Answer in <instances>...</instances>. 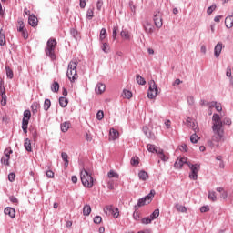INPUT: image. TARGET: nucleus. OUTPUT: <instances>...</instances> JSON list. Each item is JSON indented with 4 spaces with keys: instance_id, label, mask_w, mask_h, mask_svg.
Listing matches in <instances>:
<instances>
[{
    "instance_id": "obj_1",
    "label": "nucleus",
    "mask_w": 233,
    "mask_h": 233,
    "mask_svg": "<svg viewBox=\"0 0 233 233\" xmlns=\"http://www.w3.org/2000/svg\"><path fill=\"white\" fill-rule=\"evenodd\" d=\"M66 76L71 83L77 81L79 76H77V61L76 59L69 62Z\"/></svg>"
},
{
    "instance_id": "obj_2",
    "label": "nucleus",
    "mask_w": 233,
    "mask_h": 233,
    "mask_svg": "<svg viewBox=\"0 0 233 233\" xmlns=\"http://www.w3.org/2000/svg\"><path fill=\"white\" fill-rule=\"evenodd\" d=\"M80 179L86 188H92L94 187V177H92V174L88 173L86 169L81 170Z\"/></svg>"
},
{
    "instance_id": "obj_3",
    "label": "nucleus",
    "mask_w": 233,
    "mask_h": 233,
    "mask_svg": "<svg viewBox=\"0 0 233 233\" xmlns=\"http://www.w3.org/2000/svg\"><path fill=\"white\" fill-rule=\"evenodd\" d=\"M56 45H57V40L50 38L46 43V47L45 50L46 56L50 57L52 61L56 60Z\"/></svg>"
},
{
    "instance_id": "obj_4",
    "label": "nucleus",
    "mask_w": 233,
    "mask_h": 233,
    "mask_svg": "<svg viewBox=\"0 0 233 233\" xmlns=\"http://www.w3.org/2000/svg\"><path fill=\"white\" fill-rule=\"evenodd\" d=\"M155 195L156 191L152 189L147 196L138 199L137 205H135L134 209L139 210V207H145V205H148L149 203H151L152 198H154Z\"/></svg>"
},
{
    "instance_id": "obj_5",
    "label": "nucleus",
    "mask_w": 233,
    "mask_h": 233,
    "mask_svg": "<svg viewBox=\"0 0 233 233\" xmlns=\"http://www.w3.org/2000/svg\"><path fill=\"white\" fill-rule=\"evenodd\" d=\"M212 121L214 122L212 130L223 129V121H221V116L218 114H213Z\"/></svg>"
},
{
    "instance_id": "obj_6",
    "label": "nucleus",
    "mask_w": 233,
    "mask_h": 233,
    "mask_svg": "<svg viewBox=\"0 0 233 233\" xmlns=\"http://www.w3.org/2000/svg\"><path fill=\"white\" fill-rule=\"evenodd\" d=\"M104 212L106 216H113L114 218H119V208H116V213H114V206L108 205L104 208Z\"/></svg>"
},
{
    "instance_id": "obj_7",
    "label": "nucleus",
    "mask_w": 233,
    "mask_h": 233,
    "mask_svg": "<svg viewBox=\"0 0 233 233\" xmlns=\"http://www.w3.org/2000/svg\"><path fill=\"white\" fill-rule=\"evenodd\" d=\"M14 151L12 149H5L4 156L1 157L2 165H5V167H10V154H13Z\"/></svg>"
},
{
    "instance_id": "obj_8",
    "label": "nucleus",
    "mask_w": 233,
    "mask_h": 233,
    "mask_svg": "<svg viewBox=\"0 0 233 233\" xmlns=\"http://www.w3.org/2000/svg\"><path fill=\"white\" fill-rule=\"evenodd\" d=\"M153 21L156 28L159 29L163 26V17L161 16V12L156 11L153 16Z\"/></svg>"
},
{
    "instance_id": "obj_9",
    "label": "nucleus",
    "mask_w": 233,
    "mask_h": 233,
    "mask_svg": "<svg viewBox=\"0 0 233 233\" xmlns=\"http://www.w3.org/2000/svg\"><path fill=\"white\" fill-rule=\"evenodd\" d=\"M142 25L146 34H147V35H152V34H154L156 27H154V25H152V23L146 20L143 22Z\"/></svg>"
},
{
    "instance_id": "obj_10",
    "label": "nucleus",
    "mask_w": 233,
    "mask_h": 233,
    "mask_svg": "<svg viewBox=\"0 0 233 233\" xmlns=\"http://www.w3.org/2000/svg\"><path fill=\"white\" fill-rule=\"evenodd\" d=\"M214 134L217 136H213L211 140L213 143H219L221 139H223V134L225 133L224 129H213Z\"/></svg>"
},
{
    "instance_id": "obj_11",
    "label": "nucleus",
    "mask_w": 233,
    "mask_h": 233,
    "mask_svg": "<svg viewBox=\"0 0 233 233\" xmlns=\"http://www.w3.org/2000/svg\"><path fill=\"white\" fill-rule=\"evenodd\" d=\"M186 123L187 127H188V128H192L195 133L199 132V127L196 125V122L192 121V118L188 117Z\"/></svg>"
},
{
    "instance_id": "obj_12",
    "label": "nucleus",
    "mask_w": 233,
    "mask_h": 233,
    "mask_svg": "<svg viewBox=\"0 0 233 233\" xmlns=\"http://www.w3.org/2000/svg\"><path fill=\"white\" fill-rule=\"evenodd\" d=\"M5 89V82H3V80L0 81V96L2 97V99L4 100V103H2L3 106H5V105H6V93Z\"/></svg>"
},
{
    "instance_id": "obj_13",
    "label": "nucleus",
    "mask_w": 233,
    "mask_h": 233,
    "mask_svg": "<svg viewBox=\"0 0 233 233\" xmlns=\"http://www.w3.org/2000/svg\"><path fill=\"white\" fill-rule=\"evenodd\" d=\"M221 50H223V43L218 42L214 48V56L215 57H219L221 56Z\"/></svg>"
},
{
    "instance_id": "obj_14",
    "label": "nucleus",
    "mask_w": 233,
    "mask_h": 233,
    "mask_svg": "<svg viewBox=\"0 0 233 233\" xmlns=\"http://www.w3.org/2000/svg\"><path fill=\"white\" fill-rule=\"evenodd\" d=\"M119 137V131L115 128H111L109 131V141H116Z\"/></svg>"
},
{
    "instance_id": "obj_15",
    "label": "nucleus",
    "mask_w": 233,
    "mask_h": 233,
    "mask_svg": "<svg viewBox=\"0 0 233 233\" xmlns=\"http://www.w3.org/2000/svg\"><path fill=\"white\" fill-rule=\"evenodd\" d=\"M4 213L9 218H15V209L11 207H7L4 209Z\"/></svg>"
},
{
    "instance_id": "obj_16",
    "label": "nucleus",
    "mask_w": 233,
    "mask_h": 233,
    "mask_svg": "<svg viewBox=\"0 0 233 233\" xmlns=\"http://www.w3.org/2000/svg\"><path fill=\"white\" fill-rule=\"evenodd\" d=\"M185 163H187V158L181 157L176 160L174 167L175 168H183Z\"/></svg>"
},
{
    "instance_id": "obj_17",
    "label": "nucleus",
    "mask_w": 233,
    "mask_h": 233,
    "mask_svg": "<svg viewBox=\"0 0 233 233\" xmlns=\"http://www.w3.org/2000/svg\"><path fill=\"white\" fill-rule=\"evenodd\" d=\"M157 154L159 157V159H161V161L167 162L168 161V157L166 156L165 151H163V149H157Z\"/></svg>"
},
{
    "instance_id": "obj_18",
    "label": "nucleus",
    "mask_w": 233,
    "mask_h": 233,
    "mask_svg": "<svg viewBox=\"0 0 233 233\" xmlns=\"http://www.w3.org/2000/svg\"><path fill=\"white\" fill-rule=\"evenodd\" d=\"M106 88V86H105V84L103 83H98L96 86V94H103V92H105Z\"/></svg>"
},
{
    "instance_id": "obj_19",
    "label": "nucleus",
    "mask_w": 233,
    "mask_h": 233,
    "mask_svg": "<svg viewBox=\"0 0 233 233\" xmlns=\"http://www.w3.org/2000/svg\"><path fill=\"white\" fill-rule=\"evenodd\" d=\"M28 23L33 28H35L37 26V17L34 15H29Z\"/></svg>"
},
{
    "instance_id": "obj_20",
    "label": "nucleus",
    "mask_w": 233,
    "mask_h": 233,
    "mask_svg": "<svg viewBox=\"0 0 233 233\" xmlns=\"http://www.w3.org/2000/svg\"><path fill=\"white\" fill-rule=\"evenodd\" d=\"M157 92H158V89H148L147 91V97L148 99H156V97H157Z\"/></svg>"
},
{
    "instance_id": "obj_21",
    "label": "nucleus",
    "mask_w": 233,
    "mask_h": 233,
    "mask_svg": "<svg viewBox=\"0 0 233 233\" xmlns=\"http://www.w3.org/2000/svg\"><path fill=\"white\" fill-rule=\"evenodd\" d=\"M191 172H195L198 174V172H199V169L201 168V166L199 164H191V163H187Z\"/></svg>"
},
{
    "instance_id": "obj_22",
    "label": "nucleus",
    "mask_w": 233,
    "mask_h": 233,
    "mask_svg": "<svg viewBox=\"0 0 233 233\" xmlns=\"http://www.w3.org/2000/svg\"><path fill=\"white\" fill-rule=\"evenodd\" d=\"M138 177L141 181H147V179H148V173L146 172L145 170H141L138 173Z\"/></svg>"
},
{
    "instance_id": "obj_23",
    "label": "nucleus",
    "mask_w": 233,
    "mask_h": 233,
    "mask_svg": "<svg viewBox=\"0 0 233 233\" xmlns=\"http://www.w3.org/2000/svg\"><path fill=\"white\" fill-rule=\"evenodd\" d=\"M59 105L62 108H65L68 105V99L65 96H60L59 97Z\"/></svg>"
},
{
    "instance_id": "obj_24",
    "label": "nucleus",
    "mask_w": 233,
    "mask_h": 233,
    "mask_svg": "<svg viewBox=\"0 0 233 233\" xmlns=\"http://www.w3.org/2000/svg\"><path fill=\"white\" fill-rule=\"evenodd\" d=\"M24 147L27 152H32V142L28 139H25Z\"/></svg>"
},
{
    "instance_id": "obj_25",
    "label": "nucleus",
    "mask_w": 233,
    "mask_h": 233,
    "mask_svg": "<svg viewBox=\"0 0 233 233\" xmlns=\"http://www.w3.org/2000/svg\"><path fill=\"white\" fill-rule=\"evenodd\" d=\"M208 198L213 202L218 201V197L216 196V191H208Z\"/></svg>"
},
{
    "instance_id": "obj_26",
    "label": "nucleus",
    "mask_w": 233,
    "mask_h": 233,
    "mask_svg": "<svg viewBox=\"0 0 233 233\" xmlns=\"http://www.w3.org/2000/svg\"><path fill=\"white\" fill-rule=\"evenodd\" d=\"M6 43V37L5 36V32L3 29H0V46H5Z\"/></svg>"
},
{
    "instance_id": "obj_27",
    "label": "nucleus",
    "mask_w": 233,
    "mask_h": 233,
    "mask_svg": "<svg viewBox=\"0 0 233 233\" xmlns=\"http://www.w3.org/2000/svg\"><path fill=\"white\" fill-rule=\"evenodd\" d=\"M60 128L62 132H68V128H70V122L66 121L60 125Z\"/></svg>"
},
{
    "instance_id": "obj_28",
    "label": "nucleus",
    "mask_w": 233,
    "mask_h": 233,
    "mask_svg": "<svg viewBox=\"0 0 233 233\" xmlns=\"http://www.w3.org/2000/svg\"><path fill=\"white\" fill-rule=\"evenodd\" d=\"M136 81L138 85H146L147 81L143 76H141L139 74L136 75Z\"/></svg>"
},
{
    "instance_id": "obj_29",
    "label": "nucleus",
    "mask_w": 233,
    "mask_h": 233,
    "mask_svg": "<svg viewBox=\"0 0 233 233\" xmlns=\"http://www.w3.org/2000/svg\"><path fill=\"white\" fill-rule=\"evenodd\" d=\"M33 114H37V109L41 108V104L34 102L31 106Z\"/></svg>"
},
{
    "instance_id": "obj_30",
    "label": "nucleus",
    "mask_w": 233,
    "mask_h": 233,
    "mask_svg": "<svg viewBox=\"0 0 233 233\" xmlns=\"http://www.w3.org/2000/svg\"><path fill=\"white\" fill-rule=\"evenodd\" d=\"M90 212H92V208L90 205H86L83 208V214L84 216H90Z\"/></svg>"
},
{
    "instance_id": "obj_31",
    "label": "nucleus",
    "mask_w": 233,
    "mask_h": 233,
    "mask_svg": "<svg viewBox=\"0 0 233 233\" xmlns=\"http://www.w3.org/2000/svg\"><path fill=\"white\" fill-rule=\"evenodd\" d=\"M143 132L145 136H147V137H148L149 139H154V135H152L148 127H143Z\"/></svg>"
},
{
    "instance_id": "obj_32",
    "label": "nucleus",
    "mask_w": 233,
    "mask_h": 233,
    "mask_svg": "<svg viewBox=\"0 0 233 233\" xmlns=\"http://www.w3.org/2000/svg\"><path fill=\"white\" fill-rule=\"evenodd\" d=\"M5 72L9 79H14V71H12V68H10V66H5Z\"/></svg>"
},
{
    "instance_id": "obj_33",
    "label": "nucleus",
    "mask_w": 233,
    "mask_h": 233,
    "mask_svg": "<svg viewBox=\"0 0 233 233\" xmlns=\"http://www.w3.org/2000/svg\"><path fill=\"white\" fill-rule=\"evenodd\" d=\"M120 35L123 39L128 40L130 39V34L128 33V30L124 29L121 31Z\"/></svg>"
},
{
    "instance_id": "obj_34",
    "label": "nucleus",
    "mask_w": 233,
    "mask_h": 233,
    "mask_svg": "<svg viewBox=\"0 0 233 233\" xmlns=\"http://www.w3.org/2000/svg\"><path fill=\"white\" fill-rule=\"evenodd\" d=\"M50 106H52V102L50 99H46L44 102V110L47 112V110H50Z\"/></svg>"
},
{
    "instance_id": "obj_35",
    "label": "nucleus",
    "mask_w": 233,
    "mask_h": 233,
    "mask_svg": "<svg viewBox=\"0 0 233 233\" xmlns=\"http://www.w3.org/2000/svg\"><path fill=\"white\" fill-rule=\"evenodd\" d=\"M175 208L177 212H187V207L180 204H175Z\"/></svg>"
},
{
    "instance_id": "obj_36",
    "label": "nucleus",
    "mask_w": 233,
    "mask_h": 233,
    "mask_svg": "<svg viewBox=\"0 0 233 233\" xmlns=\"http://www.w3.org/2000/svg\"><path fill=\"white\" fill-rule=\"evenodd\" d=\"M149 218L152 221H154V219H157V218H159V209H155L149 216Z\"/></svg>"
},
{
    "instance_id": "obj_37",
    "label": "nucleus",
    "mask_w": 233,
    "mask_h": 233,
    "mask_svg": "<svg viewBox=\"0 0 233 233\" xmlns=\"http://www.w3.org/2000/svg\"><path fill=\"white\" fill-rule=\"evenodd\" d=\"M51 90L52 92H55L56 94H57L59 92V83L54 82L53 85L51 86Z\"/></svg>"
},
{
    "instance_id": "obj_38",
    "label": "nucleus",
    "mask_w": 233,
    "mask_h": 233,
    "mask_svg": "<svg viewBox=\"0 0 233 233\" xmlns=\"http://www.w3.org/2000/svg\"><path fill=\"white\" fill-rule=\"evenodd\" d=\"M147 148L148 152H152V153H154V152L157 153V150H159V149H160L159 147H155V146L152 145V144H148L147 147Z\"/></svg>"
},
{
    "instance_id": "obj_39",
    "label": "nucleus",
    "mask_w": 233,
    "mask_h": 233,
    "mask_svg": "<svg viewBox=\"0 0 233 233\" xmlns=\"http://www.w3.org/2000/svg\"><path fill=\"white\" fill-rule=\"evenodd\" d=\"M107 177L112 178V177H116V179H119V174H117L116 172H115L114 170H110L107 173Z\"/></svg>"
},
{
    "instance_id": "obj_40",
    "label": "nucleus",
    "mask_w": 233,
    "mask_h": 233,
    "mask_svg": "<svg viewBox=\"0 0 233 233\" xmlns=\"http://www.w3.org/2000/svg\"><path fill=\"white\" fill-rule=\"evenodd\" d=\"M216 8H218V5H216V4H213L212 5H210L207 10L208 15H212V12H214Z\"/></svg>"
},
{
    "instance_id": "obj_41",
    "label": "nucleus",
    "mask_w": 233,
    "mask_h": 233,
    "mask_svg": "<svg viewBox=\"0 0 233 233\" xmlns=\"http://www.w3.org/2000/svg\"><path fill=\"white\" fill-rule=\"evenodd\" d=\"M86 17L87 19L91 20L94 18V7L89 8L86 12Z\"/></svg>"
},
{
    "instance_id": "obj_42",
    "label": "nucleus",
    "mask_w": 233,
    "mask_h": 233,
    "mask_svg": "<svg viewBox=\"0 0 233 233\" xmlns=\"http://www.w3.org/2000/svg\"><path fill=\"white\" fill-rule=\"evenodd\" d=\"M131 165H132V167H137L139 165V157H133L131 158Z\"/></svg>"
},
{
    "instance_id": "obj_43",
    "label": "nucleus",
    "mask_w": 233,
    "mask_h": 233,
    "mask_svg": "<svg viewBox=\"0 0 233 233\" xmlns=\"http://www.w3.org/2000/svg\"><path fill=\"white\" fill-rule=\"evenodd\" d=\"M100 41H104V39L106 37V28H102L100 30Z\"/></svg>"
},
{
    "instance_id": "obj_44",
    "label": "nucleus",
    "mask_w": 233,
    "mask_h": 233,
    "mask_svg": "<svg viewBox=\"0 0 233 233\" xmlns=\"http://www.w3.org/2000/svg\"><path fill=\"white\" fill-rule=\"evenodd\" d=\"M101 48L105 52V54H108V52H110V46L107 43H103Z\"/></svg>"
},
{
    "instance_id": "obj_45",
    "label": "nucleus",
    "mask_w": 233,
    "mask_h": 233,
    "mask_svg": "<svg viewBox=\"0 0 233 233\" xmlns=\"http://www.w3.org/2000/svg\"><path fill=\"white\" fill-rule=\"evenodd\" d=\"M30 117H32V112H30L28 109L25 110L23 118L30 120Z\"/></svg>"
},
{
    "instance_id": "obj_46",
    "label": "nucleus",
    "mask_w": 233,
    "mask_h": 233,
    "mask_svg": "<svg viewBox=\"0 0 233 233\" xmlns=\"http://www.w3.org/2000/svg\"><path fill=\"white\" fill-rule=\"evenodd\" d=\"M141 222L143 225H150L152 223V218L150 217L142 218Z\"/></svg>"
},
{
    "instance_id": "obj_47",
    "label": "nucleus",
    "mask_w": 233,
    "mask_h": 233,
    "mask_svg": "<svg viewBox=\"0 0 233 233\" xmlns=\"http://www.w3.org/2000/svg\"><path fill=\"white\" fill-rule=\"evenodd\" d=\"M18 25L19 26L17 27V30L23 32V30H25V22H23V20H18Z\"/></svg>"
},
{
    "instance_id": "obj_48",
    "label": "nucleus",
    "mask_w": 233,
    "mask_h": 233,
    "mask_svg": "<svg viewBox=\"0 0 233 233\" xmlns=\"http://www.w3.org/2000/svg\"><path fill=\"white\" fill-rule=\"evenodd\" d=\"M157 89V85H156V82L154 80H151L149 82V89L148 90H156Z\"/></svg>"
},
{
    "instance_id": "obj_49",
    "label": "nucleus",
    "mask_w": 233,
    "mask_h": 233,
    "mask_svg": "<svg viewBox=\"0 0 233 233\" xmlns=\"http://www.w3.org/2000/svg\"><path fill=\"white\" fill-rule=\"evenodd\" d=\"M105 117V113L101 110H99L96 113V119H98V121H101V119H103Z\"/></svg>"
},
{
    "instance_id": "obj_50",
    "label": "nucleus",
    "mask_w": 233,
    "mask_h": 233,
    "mask_svg": "<svg viewBox=\"0 0 233 233\" xmlns=\"http://www.w3.org/2000/svg\"><path fill=\"white\" fill-rule=\"evenodd\" d=\"M70 34L72 35V37H74V39H77V29L76 28H72L70 29Z\"/></svg>"
},
{
    "instance_id": "obj_51",
    "label": "nucleus",
    "mask_w": 233,
    "mask_h": 233,
    "mask_svg": "<svg viewBox=\"0 0 233 233\" xmlns=\"http://www.w3.org/2000/svg\"><path fill=\"white\" fill-rule=\"evenodd\" d=\"M198 135L196 134V132L193 135H191V137H190L191 143H194V144L198 143Z\"/></svg>"
},
{
    "instance_id": "obj_52",
    "label": "nucleus",
    "mask_w": 233,
    "mask_h": 233,
    "mask_svg": "<svg viewBox=\"0 0 233 233\" xmlns=\"http://www.w3.org/2000/svg\"><path fill=\"white\" fill-rule=\"evenodd\" d=\"M123 94L127 99H130V97H132V91L124 90Z\"/></svg>"
},
{
    "instance_id": "obj_53",
    "label": "nucleus",
    "mask_w": 233,
    "mask_h": 233,
    "mask_svg": "<svg viewBox=\"0 0 233 233\" xmlns=\"http://www.w3.org/2000/svg\"><path fill=\"white\" fill-rule=\"evenodd\" d=\"M94 223H96V225H99V223H101V221H103V218H101V216H96L93 219Z\"/></svg>"
},
{
    "instance_id": "obj_54",
    "label": "nucleus",
    "mask_w": 233,
    "mask_h": 233,
    "mask_svg": "<svg viewBox=\"0 0 233 233\" xmlns=\"http://www.w3.org/2000/svg\"><path fill=\"white\" fill-rule=\"evenodd\" d=\"M189 179H193V181H196L198 179V173L191 171L189 174Z\"/></svg>"
},
{
    "instance_id": "obj_55",
    "label": "nucleus",
    "mask_w": 233,
    "mask_h": 233,
    "mask_svg": "<svg viewBox=\"0 0 233 233\" xmlns=\"http://www.w3.org/2000/svg\"><path fill=\"white\" fill-rule=\"evenodd\" d=\"M217 105H218V102L216 101L207 103V106H208L209 108H215Z\"/></svg>"
},
{
    "instance_id": "obj_56",
    "label": "nucleus",
    "mask_w": 233,
    "mask_h": 233,
    "mask_svg": "<svg viewBox=\"0 0 233 233\" xmlns=\"http://www.w3.org/2000/svg\"><path fill=\"white\" fill-rule=\"evenodd\" d=\"M222 125H232V120L228 117L224 118V121H222Z\"/></svg>"
},
{
    "instance_id": "obj_57",
    "label": "nucleus",
    "mask_w": 233,
    "mask_h": 233,
    "mask_svg": "<svg viewBox=\"0 0 233 233\" xmlns=\"http://www.w3.org/2000/svg\"><path fill=\"white\" fill-rule=\"evenodd\" d=\"M8 180L12 183L13 181L15 180V173H10L8 175Z\"/></svg>"
},
{
    "instance_id": "obj_58",
    "label": "nucleus",
    "mask_w": 233,
    "mask_h": 233,
    "mask_svg": "<svg viewBox=\"0 0 233 233\" xmlns=\"http://www.w3.org/2000/svg\"><path fill=\"white\" fill-rule=\"evenodd\" d=\"M22 34V37H24V39H28V31L26 29H24L23 31H20Z\"/></svg>"
},
{
    "instance_id": "obj_59",
    "label": "nucleus",
    "mask_w": 233,
    "mask_h": 233,
    "mask_svg": "<svg viewBox=\"0 0 233 233\" xmlns=\"http://www.w3.org/2000/svg\"><path fill=\"white\" fill-rule=\"evenodd\" d=\"M61 157H62V159H63L64 162L68 161V154H66V153H65V152H62Z\"/></svg>"
},
{
    "instance_id": "obj_60",
    "label": "nucleus",
    "mask_w": 233,
    "mask_h": 233,
    "mask_svg": "<svg viewBox=\"0 0 233 233\" xmlns=\"http://www.w3.org/2000/svg\"><path fill=\"white\" fill-rule=\"evenodd\" d=\"M208 210H210V208L208 206H203L200 208V212L202 213L208 212Z\"/></svg>"
},
{
    "instance_id": "obj_61",
    "label": "nucleus",
    "mask_w": 233,
    "mask_h": 233,
    "mask_svg": "<svg viewBox=\"0 0 233 233\" xmlns=\"http://www.w3.org/2000/svg\"><path fill=\"white\" fill-rule=\"evenodd\" d=\"M133 218L136 221L139 220V212H137V210H136V209L133 213Z\"/></svg>"
},
{
    "instance_id": "obj_62",
    "label": "nucleus",
    "mask_w": 233,
    "mask_h": 233,
    "mask_svg": "<svg viewBox=\"0 0 233 233\" xmlns=\"http://www.w3.org/2000/svg\"><path fill=\"white\" fill-rule=\"evenodd\" d=\"M29 121L30 120L28 118H23L22 119V127H28Z\"/></svg>"
},
{
    "instance_id": "obj_63",
    "label": "nucleus",
    "mask_w": 233,
    "mask_h": 233,
    "mask_svg": "<svg viewBox=\"0 0 233 233\" xmlns=\"http://www.w3.org/2000/svg\"><path fill=\"white\" fill-rule=\"evenodd\" d=\"M46 177H49V179H52V177H54V173L52 172V170L46 171Z\"/></svg>"
},
{
    "instance_id": "obj_64",
    "label": "nucleus",
    "mask_w": 233,
    "mask_h": 233,
    "mask_svg": "<svg viewBox=\"0 0 233 233\" xmlns=\"http://www.w3.org/2000/svg\"><path fill=\"white\" fill-rule=\"evenodd\" d=\"M187 103L188 105H194V96H188Z\"/></svg>"
}]
</instances>
